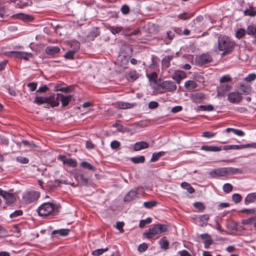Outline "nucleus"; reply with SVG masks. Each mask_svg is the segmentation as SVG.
<instances>
[{
	"label": "nucleus",
	"instance_id": "1",
	"mask_svg": "<svg viewBox=\"0 0 256 256\" xmlns=\"http://www.w3.org/2000/svg\"><path fill=\"white\" fill-rule=\"evenodd\" d=\"M242 170L240 168L226 167L214 168L208 172L210 178L226 177L230 175L242 174Z\"/></svg>",
	"mask_w": 256,
	"mask_h": 256
},
{
	"label": "nucleus",
	"instance_id": "2",
	"mask_svg": "<svg viewBox=\"0 0 256 256\" xmlns=\"http://www.w3.org/2000/svg\"><path fill=\"white\" fill-rule=\"evenodd\" d=\"M234 46V43L228 37L226 36H220L218 38V49L222 52L223 55L231 52Z\"/></svg>",
	"mask_w": 256,
	"mask_h": 256
},
{
	"label": "nucleus",
	"instance_id": "3",
	"mask_svg": "<svg viewBox=\"0 0 256 256\" xmlns=\"http://www.w3.org/2000/svg\"><path fill=\"white\" fill-rule=\"evenodd\" d=\"M167 230L166 225L162 224H157L150 228L147 231L144 233V236L146 238L150 239L153 238L156 235L158 234L166 232Z\"/></svg>",
	"mask_w": 256,
	"mask_h": 256
},
{
	"label": "nucleus",
	"instance_id": "4",
	"mask_svg": "<svg viewBox=\"0 0 256 256\" xmlns=\"http://www.w3.org/2000/svg\"><path fill=\"white\" fill-rule=\"evenodd\" d=\"M56 206L51 202H44L38 208V215L41 216H46L55 212Z\"/></svg>",
	"mask_w": 256,
	"mask_h": 256
},
{
	"label": "nucleus",
	"instance_id": "5",
	"mask_svg": "<svg viewBox=\"0 0 256 256\" xmlns=\"http://www.w3.org/2000/svg\"><path fill=\"white\" fill-rule=\"evenodd\" d=\"M40 194L36 191L27 192L22 196V198L26 203L30 204L36 201L40 197Z\"/></svg>",
	"mask_w": 256,
	"mask_h": 256
},
{
	"label": "nucleus",
	"instance_id": "6",
	"mask_svg": "<svg viewBox=\"0 0 256 256\" xmlns=\"http://www.w3.org/2000/svg\"><path fill=\"white\" fill-rule=\"evenodd\" d=\"M74 177L76 181L82 186H86L88 184V178L85 176L84 172L76 170L74 172Z\"/></svg>",
	"mask_w": 256,
	"mask_h": 256
},
{
	"label": "nucleus",
	"instance_id": "7",
	"mask_svg": "<svg viewBox=\"0 0 256 256\" xmlns=\"http://www.w3.org/2000/svg\"><path fill=\"white\" fill-rule=\"evenodd\" d=\"M242 99V96L240 92H230L228 94V100L232 104H238Z\"/></svg>",
	"mask_w": 256,
	"mask_h": 256
},
{
	"label": "nucleus",
	"instance_id": "8",
	"mask_svg": "<svg viewBox=\"0 0 256 256\" xmlns=\"http://www.w3.org/2000/svg\"><path fill=\"white\" fill-rule=\"evenodd\" d=\"M58 159L60 160L63 164H66L72 168H76L78 165L77 161L74 158H67L64 155H60Z\"/></svg>",
	"mask_w": 256,
	"mask_h": 256
},
{
	"label": "nucleus",
	"instance_id": "9",
	"mask_svg": "<svg viewBox=\"0 0 256 256\" xmlns=\"http://www.w3.org/2000/svg\"><path fill=\"white\" fill-rule=\"evenodd\" d=\"M160 86L163 90L168 92H174L176 89V86L174 82L170 80H166L160 84Z\"/></svg>",
	"mask_w": 256,
	"mask_h": 256
},
{
	"label": "nucleus",
	"instance_id": "10",
	"mask_svg": "<svg viewBox=\"0 0 256 256\" xmlns=\"http://www.w3.org/2000/svg\"><path fill=\"white\" fill-rule=\"evenodd\" d=\"M212 60V57L208 53H204L197 57L196 61L200 65L208 64Z\"/></svg>",
	"mask_w": 256,
	"mask_h": 256
},
{
	"label": "nucleus",
	"instance_id": "11",
	"mask_svg": "<svg viewBox=\"0 0 256 256\" xmlns=\"http://www.w3.org/2000/svg\"><path fill=\"white\" fill-rule=\"evenodd\" d=\"M140 188V187H138L131 190L124 196V201L130 202L136 199L137 198L138 191Z\"/></svg>",
	"mask_w": 256,
	"mask_h": 256
},
{
	"label": "nucleus",
	"instance_id": "12",
	"mask_svg": "<svg viewBox=\"0 0 256 256\" xmlns=\"http://www.w3.org/2000/svg\"><path fill=\"white\" fill-rule=\"evenodd\" d=\"M0 196H2L7 204H12L16 200V197L14 194L4 191L1 188H0Z\"/></svg>",
	"mask_w": 256,
	"mask_h": 256
},
{
	"label": "nucleus",
	"instance_id": "13",
	"mask_svg": "<svg viewBox=\"0 0 256 256\" xmlns=\"http://www.w3.org/2000/svg\"><path fill=\"white\" fill-rule=\"evenodd\" d=\"M186 77V73L182 70H175L172 76L174 80L178 84H180L181 81Z\"/></svg>",
	"mask_w": 256,
	"mask_h": 256
},
{
	"label": "nucleus",
	"instance_id": "14",
	"mask_svg": "<svg viewBox=\"0 0 256 256\" xmlns=\"http://www.w3.org/2000/svg\"><path fill=\"white\" fill-rule=\"evenodd\" d=\"M190 98L194 103H200L205 98V95L202 92L192 94Z\"/></svg>",
	"mask_w": 256,
	"mask_h": 256
},
{
	"label": "nucleus",
	"instance_id": "15",
	"mask_svg": "<svg viewBox=\"0 0 256 256\" xmlns=\"http://www.w3.org/2000/svg\"><path fill=\"white\" fill-rule=\"evenodd\" d=\"M200 150L207 152H218L222 150V147L212 145H203Z\"/></svg>",
	"mask_w": 256,
	"mask_h": 256
},
{
	"label": "nucleus",
	"instance_id": "16",
	"mask_svg": "<svg viewBox=\"0 0 256 256\" xmlns=\"http://www.w3.org/2000/svg\"><path fill=\"white\" fill-rule=\"evenodd\" d=\"M56 95L59 97L60 101H61L62 106H66L71 101L72 97V95L64 96L60 93H58Z\"/></svg>",
	"mask_w": 256,
	"mask_h": 256
},
{
	"label": "nucleus",
	"instance_id": "17",
	"mask_svg": "<svg viewBox=\"0 0 256 256\" xmlns=\"http://www.w3.org/2000/svg\"><path fill=\"white\" fill-rule=\"evenodd\" d=\"M200 238L204 240V246L206 248H208L212 244L213 240L210 235L208 234H200Z\"/></svg>",
	"mask_w": 256,
	"mask_h": 256
},
{
	"label": "nucleus",
	"instance_id": "18",
	"mask_svg": "<svg viewBox=\"0 0 256 256\" xmlns=\"http://www.w3.org/2000/svg\"><path fill=\"white\" fill-rule=\"evenodd\" d=\"M47 98L48 100L47 104H50L52 108L58 106L59 105L60 98L57 95L56 96H55L54 95L50 96Z\"/></svg>",
	"mask_w": 256,
	"mask_h": 256
},
{
	"label": "nucleus",
	"instance_id": "19",
	"mask_svg": "<svg viewBox=\"0 0 256 256\" xmlns=\"http://www.w3.org/2000/svg\"><path fill=\"white\" fill-rule=\"evenodd\" d=\"M45 52L47 54L53 56L60 52V48L58 46H49L46 48Z\"/></svg>",
	"mask_w": 256,
	"mask_h": 256
},
{
	"label": "nucleus",
	"instance_id": "20",
	"mask_svg": "<svg viewBox=\"0 0 256 256\" xmlns=\"http://www.w3.org/2000/svg\"><path fill=\"white\" fill-rule=\"evenodd\" d=\"M244 14L245 16H250L251 17L255 16H256V10L254 6L250 5L244 11Z\"/></svg>",
	"mask_w": 256,
	"mask_h": 256
},
{
	"label": "nucleus",
	"instance_id": "21",
	"mask_svg": "<svg viewBox=\"0 0 256 256\" xmlns=\"http://www.w3.org/2000/svg\"><path fill=\"white\" fill-rule=\"evenodd\" d=\"M148 144L145 142H140L134 144V150L135 151H138L142 149H146L148 148Z\"/></svg>",
	"mask_w": 256,
	"mask_h": 256
},
{
	"label": "nucleus",
	"instance_id": "22",
	"mask_svg": "<svg viewBox=\"0 0 256 256\" xmlns=\"http://www.w3.org/2000/svg\"><path fill=\"white\" fill-rule=\"evenodd\" d=\"M256 201V192L248 194L244 198V204L248 205Z\"/></svg>",
	"mask_w": 256,
	"mask_h": 256
},
{
	"label": "nucleus",
	"instance_id": "23",
	"mask_svg": "<svg viewBox=\"0 0 256 256\" xmlns=\"http://www.w3.org/2000/svg\"><path fill=\"white\" fill-rule=\"evenodd\" d=\"M197 86L198 84L194 80H187L184 83V87L188 91L194 90Z\"/></svg>",
	"mask_w": 256,
	"mask_h": 256
},
{
	"label": "nucleus",
	"instance_id": "24",
	"mask_svg": "<svg viewBox=\"0 0 256 256\" xmlns=\"http://www.w3.org/2000/svg\"><path fill=\"white\" fill-rule=\"evenodd\" d=\"M174 57V55L164 56L162 60V66L165 68H168L170 66V62Z\"/></svg>",
	"mask_w": 256,
	"mask_h": 256
},
{
	"label": "nucleus",
	"instance_id": "25",
	"mask_svg": "<svg viewBox=\"0 0 256 256\" xmlns=\"http://www.w3.org/2000/svg\"><path fill=\"white\" fill-rule=\"evenodd\" d=\"M230 88V86L228 84H222L218 88V93L219 95H222Z\"/></svg>",
	"mask_w": 256,
	"mask_h": 256
},
{
	"label": "nucleus",
	"instance_id": "26",
	"mask_svg": "<svg viewBox=\"0 0 256 256\" xmlns=\"http://www.w3.org/2000/svg\"><path fill=\"white\" fill-rule=\"evenodd\" d=\"M134 106V104L124 102H118L116 106L120 109H127L132 108Z\"/></svg>",
	"mask_w": 256,
	"mask_h": 256
},
{
	"label": "nucleus",
	"instance_id": "27",
	"mask_svg": "<svg viewBox=\"0 0 256 256\" xmlns=\"http://www.w3.org/2000/svg\"><path fill=\"white\" fill-rule=\"evenodd\" d=\"M16 144L19 147H21L22 144L25 147L32 148L36 146V145L33 142H29L28 140H22V142H17Z\"/></svg>",
	"mask_w": 256,
	"mask_h": 256
},
{
	"label": "nucleus",
	"instance_id": "28",
	"mask_svg": "<svg viewBox=\"0 0 256 256\" xmlns=\"http://www.w3.org/2000/svg\"><path fill=\"white\" fill-rule=\"evenodd\" d=\"M196 112L199 111H208L210 112L214 110V106L212 104H208L207 106L200 105L198 106L196 108Z\"/></svg>",
	"mask_w": 256,
	"mask_h": 256
},
{
	"label": "nucleus",
	"instance_id": "29",
	"mask_svg": "<svg viewBox=\"0 0 256 256\" xmlns=\"http://www.w3.org/2000/svg\"><path fill=\"white\" fill-rule=\"evenodd\" d=\"M242 224L244 225H253L254 228H256V216L244 220Z\"/></svg>",
	"mask_w": 256,
	"mask_h": 256
},
{
	"label": "nucleus",
	"instance_id": "30",
	"mask_svg": "<svg viewBox=\"0 0 256 256\" xmlns=\"http://www.w3.org/2000/svg\"><path fill=\"white\" fill-rule=\"evenodd\" d=\"M158 243L161 249L163 250H167L168 248L169 242L165 236L162 237L159 241Z\"/></svg>",
	"mask_w": 256,
	"mask_h": 256
},
{
	"label": "nucleus",
	"instance_id": "31",
	"mask_svg": "<svg viewBox=\"0 0 256 256\" xmlns=\"http://www.w3.org/2000/svg\"><path fill=\"white\" fill-rule=\"evenodd\" d=\"M70 232V230L69 229L62 228L53 230L52 232V234H58L61 236H65L68 234Z\"/></svg>",
	"mask_w": 256,
	"mask_h": 256
},
{
	"label": "nucleus",
	"instance_id": "32",
	"mask_svg": "<svg viewBox=\"0 0 256 256\" xmlns=\"http://www.w3.org/2000/svg\"><path fill=\"white\" fill-rule=\"evenodd\" d=\"M165 152L164 151H160L158 152H154L152 154V156L150 158V162H156L158 160V159L164 156Z\"/></svg>",
	"mask_w": 256,
	"mask_h": 256
},
{
	"label": "nucleus",
	"instance_id": "33",
	"mask_svg": "<svg viewBox=\"0 0 256 256\" xmlns=\"http://www.w3.org/2000/svg\"><path fill=\"white\" fill-rule=\"evenodd\" d=\"M181 187L182 188L186 190L188 192V193L190 194H193L194 192V189L189 183L187 182H182L181 184Z\"/></svg>",
	"mask_w": 256,
	"mask_h": 256
},
{
	"label": "nucleus",
	"instance_id": "34",
	"mask_svg": "<svg viewBox=\"0 0 256 256\" xmlns=\"http://www.w3.org/2000/svg\"><path fill=\"white\" fill-rule=\"evenodd\" d=\"M200 224L202 226H205L207 225V221L210 218V216L208 214H202L200 216Z\"/></svg>",
	"mask_w": 256,
	"mask_h": 256
},
{
	"label": "nucleus",
	"instance_id": "35",
	"mask_svg": "<svg viewBox=\"0 0 256 256\" xmlns=\"http://www.w3.org/2000/svg\"><path fill=\"white\" fill-rule=\"evenodd\" d=\"M48 97L46 96H36L34 100V103L38 105L44 104H47Z\"/></svg>",
	"mask_w": 256,
	"mask_h": 256
},
{
	"label": "nucleus",
	"instance_id": "36",
	"mask_svg": "<svg viewBox=\"0 0 256 256\" xmlns=\"http://www.w3.org/2000/svg\"><path fill=\"white\" fill-rule=\"evenodd\" d=\"M194 15L193 12H183L178 15V18L180 20H186L190 18Z\"/></svg>",
	"mask_w": 256,
	"mask_h": 256
},
{
	"label": "nucleus",
	"instance_id": "37",
	"mask_svg": "<svg viewBox=\"0 0 256 256\" xmlns=\"http://www.w3.org/2000/svg\"><path fill=\"white\" fill-rule=\"evenodd\" d=\"M80 165L82 168L90 170L95 171L96 170L94 166H92L90 163L86 161L82 162Z\"/></svg>",
	"mask_w": 256,
	"mask_h": 256
},
{
	"label": "nucleus",
	"instance_id": "38",
	"mask_svg": "<svg viewBox=\"0 0 256 256\" xmlns=\"http://www.w3.org/2000/svg\"><path fill=\"white\" fill-rule=\"evenodd\" d=\"M126 77L129 81L133 82L138 78V74L135 71L130 72L128 74Z\"/></svg>",
	"mask_w": 256,
	"mask_h": 256
},
{
	"label": "nucleus",
	"instance_id": "39",
	"mask_svg": "<svg viewBox=\"0 0 256 256\" xmlns=\"http://www.w3.org/2000/svg\"><path fill=\"white\" fill-rule=\"evenodd\" d=\"M130 160L134 164L143 163L145 160V158L143 156L132 157L130 158Z\"/></svg>",
	"mask_w": 256,
	"mask_h": 256
},
{
	"label": "nucleus",
	"instance_id": "40",
	"mask_svg": "<svg viewBox=\"0 0 256 256\" xmlns=\"http://www.w3.org/2000/svg\"><path fill=\"white\" fill-rule=\"evenodd\" d=\"M243 148V144L241 145H227L223 146V149L225 150H240Z\"/></svg>",
	"mask_w": 256,
	"mask_h": 256
},
{
	"label": "nucleus",
	"instance_id": "41",
	"mask_svg": "<svg viewBox=\"0 0 256 256\" xmlns=\"http://www.w3.org/2000/svg\"><path fill=\"white\" fill-rule=\"evenodd\" d=\"M246 34L250 36H254L256 34V26L254 25L248 26L246 28Z\"/></svg>",
	"mask_w": 256,
	"mask_h": 256
},
{
	"label": "nucleus",
	"instance_id": "42",
	"mask_svg": "<svg viewBox=\"0 0 256 256\" xmlns=\"http://www.w3.org/2000/svg\"><path fill=\"white\" fill-rule=\"evenodd\" d=\"M108 248L106 247L105 248H98L94 250L92 252V254L94 256H98L102 254L104 252H107L108 250Z\"/></svg>",
	"mask_w": 256,
	"mask_h": 256
},
{
	"label": "nucleus",
	"instance_id": "43",
	"mask_svg": "<svg viewBox=\"0 0 256 256\" xmlns=\"http://www.w3.org/2000/svg\"><path fill=\"white\" fill-rule=\"evenodd\" d=\"M108 30L113 34H116L121 32L123 28L122 26H111L109 27Z\"/></svg>",
	"mask_w": 256,
	"mask_h": 256
},
{
	"label": "nucleus",
	"instance_id": "44",
	"mask_svg": "<svg viewBox=\"0 0 256 256\" xmlns=\"http://www.w3.org/2000/svg\"><path fill=\"white\" fill-rule=\"evenodd\" d=\"M246 33V30L244 28H240L236 32L235 36L238 39H240L245 35Z\"/></svg>",
	"mask_w": 256,
	"mask_h": 256
},
{
	"label": "nucleus",
	"instance_id": "45",
	"mask_svg": "<svg viewBox=\"0 0 256 256\" xmlns=\"http://www.w3.org/2000/svg\"><path fill=\"white\" fill-rule=\"evenodd\" d=\"M16 160L21 164H27L29 162V159L28 158L22 156L16 157Z\"/></svg>",
	"mask_w": 256,
	"mask_h": 256
},
{
	"label": "nucleus",
	"instance_id": "46",
	"mask_svg": "<svg viewBox=\"0 0 256 256\" xmlns=\"http://www.w3.org/2000/svg\"><path fill=\"white\" fill-rule=\"evenodd\" d=\"M233 186L230 183H226L223 186L222 190L226 194H228L232 190Z\"/></svg>",
	"mask_w": 256,
	"mask_h": 256
},
{
	"label": "nucleus",
	"instance_id": "47",
	"mask_svg": "<svg viewBox=\"0 0 256 256\" xmlns=\"http://www.w3.org/2000/svg\"><path fill=\"white\" fill-rule=\"evenodd\" d=\"M194 206L200 211H203L205 209L204 204L202 202H196L194 204Z\"/></svg>",
	"mask_w": 256,
	"mask_h": 256
},
{
	"label": "nucleus",
	"instance_id": "48",
	"mask_svg": "<svg viewBox=\"0 0 256 256\" xmlns=\"http://www.w3.org/2000/svg\"><path fill=\"white\" fill-rule=\"evenodd\" d=\"M32 54L30 52H20V58L24 59V60H28L32 56Z\"/></svg>",
	"mask_w": 256,
	"mask_h": 256
},
{
	"label": "nucleus",
	"instance_id": "49",
	"mask_svg": "<svg viewBox=\"0 0 256 256\" xmlns=\"http://www.w3.org/2000/svg\"><path fill=\"white\" fill-rule=\"evenodd\" d=\"M22 214L23 212L22 210H16L13 212L11 213L10 215V216L11 218H16L17 217L22 216Z\"/></svg>",
	"mask_w": 256,
	"mask_h": 256
},
{
	"label": "nucleus",
	"instance_id": "50",
	"mask_svg": "<svg viewBox=\"0 0 256 256\" xmlns=\"http://www.w3.org/2000/svg\"><path fill=\"white\" fill-rule=\"evenodd\" d=\"M156 205V201L146 202L144 203V206L146 208H151Z\"/></svg>",
	"mask_w": 256,
	"mask_h": 256
},
{
	"label": "nucleus",
	"instance_id": "51",
	"mask_svg": "<svg viewBox=\"0 0 256 256\" xmlns=\"http://www.w3.org/2000/svg\"><path fill=\"white\" fill-rule=\"evenodd\" d=\"M232 201L235 203L240 202L242 199V196L238 194H234L232 196Z\"/></svg>",
	"mask_w": 256,
	"mask_h": 256
},
{
	"label": "nucleus",
	"instance_id": "52",
	"mask_svg": "<svg viewBox=\"0 0 256 256\" xmlns=\"http://www.w3.org/2000/svg\"><path fill=\"white\" fill-rule=\"evenodd\" d=\"M152 222V218H147L145 220H140L139 226L140 228H144L146 224H150Z\"/></svg>",
	"mask_w": 256,
	"mask_h": 256
},
{
	"label": "nucleus",
	"instance_id": "53",
	"mask_svg": "<svg viewBox=\"0 0 256 256\" xmlns=\"http://www.w3.org/2000/svg\"><path fill=\"white\" fill-rule=\"evenodd\" d=\"M9 56L14 58H20V52L19 51H12L8 52V54Z\"/></svg>",
	"mask_w": 256,
	"mask_h": 256
},
{
	"label": "nucleus",
	"instance_id": "54",
	"mask_svg": "<svg viewBox=\"0 0 256 256\" xmlns=\"http://www.w3.org/2000/svg\"><path fill=\"white\" fill-rule=\"evenodd\" d=\"M76 51L74 50H70L65 54L64 57L66 59L72 60L74 58V54Z\"/></svg>",
	"mask_w": 256,
	"mask_h": 256
},
{
	"label": "nucleus",
	"instance_id": "55",
	"mask_svg": "<svg viewBox=\"0 0 256 256\" xmlns=\"http://www.w3.org/2000/svg\"><path fill=\"white\" fill-rule=\"evenodd\" d=\"M148 246L146 243H142L140 244L138 248V250L140 252H143L147 250Z\"/></svg>",
	"mask_w": 256,
	"mask_h": 256
},
{
	"label": "nucleus",
	"instance_id": "56",
	"mask_svg": "<svg viewBox=\"0 0 256 256\" xmlns=\"http://www.w3.org/2000/svg\"><path fill=\"white\" fill-rule=\"evenodd\" d=\"M146 76L150 81H156L158 78V74L154 72L150 74H146Z\"/></svg>",
	"mask_w": 256,
	"mask_h": 256
},
{
	"label": "nucleus",
	"instance_id": "57",
	"mask_svg": "<svg viewBox=\"0 0 256 256\" xmlns=\"http://www.w3.org/2000/svg\"><path fill=\"white\" fill-rule=\"evenodd\" d=\"M216 133L210 132H204L202 134V136L208 138H213L215 136Z\"/></svg>",
	"mask_w": 256,
	"mask_h": 256
},
{
	"label": "nucleus",
	"instance_id": "58",
	"mask_svg": "<svg viewBox=\"0 0 256 256\" xmlns=\"http://www.w3.org/2000/svg\"><path fill=\"white\" fill-rule=\"evenodd\" d=\"M256 78V74H249L245 78L244 80L247 82H250L254 80Z\"/></svg>",
	"mask_w": 256,
	"mask_h": 256
},
{
	"label": "nucleus",
	"instance_id": "59",
	"mask_svg": "<svg viewBox=\"0 0 256 256\" xmlns=\"http://www.w3.org/2000/svg\"><path fill=\"white\" fill-rule=\"evenodd\" d=\"M120 145L119 142L117 140H113L110 143V148L113 150H116L118 148Z\"/></svg>",
	"mask_w": 256,
	"mask_h": 256
},
{
	"label": "nucleus",
	"instance_id": "60",
	"mask_svg": "<svg viewBox=\"0 0 256 256\" xmlns=\"http://www.w3.org/2000/svg\"><path fill=\"white\" fill-rule=\"evenodd\" d=\"M38 84L36 82H30L28 84V87L29 88L30 91L33 92L36 89Z\"/></svg>",
	"mask_w": 256,
	"mask_h": 256
},
{
	"label": "nucleus",
	"instance_id": "61",
	"mask_svg": "<svg viewBox=\"0 0 256 256\" xmlns=\"http://www.w3.org/2000/svg\"><path fill=\"white\" fill-rule=\"evenodd\" d=\"M6 12L4 5L0 2V18H3Z\"/></svg>",
	"mask_w": 256,
	"mask_h": 256
},
{
	"label": "nucleus",
	"instance_id": "62",
	"mask_svg": "<svg viewBox=\"0 0 256 256\" xmlns=\"http://www.w3.org/2000/svg\"><path fill=\"white\" fill-rule=\"evenodd\" d=\"M49 90V88L46 85H44L38 88V89L36 90V92L38 93H44L48 91Z\"/></svg>",
	"mask_w": 256,
	"mask_h": 256
},
{
	"label": "nucleus",
	"instance_id": "63",
	"mask_svg": "<svg viewBox=\"0 0 256 256\" xmlns=\"http://www.w3.org/2000/svg\"><path fill=\"white\" fill-rule=\"evenodd\" d=\"M230 80V78L228 75H225L222 77L220 82L222 84H227L226 82Z\"/></svg>",
	"mask_w": 256,
	"mask_h": 256
},
{
	"label": "nucleus",
	"instance_id": "64",
	"mask_svg": "<svg viewBox=\"0 0 256 256\" xmlns=\"http://www.w3.org/2000/svg\"><path fill=\"white\" fill-rule=\"evenodd\" d=\"M121 12L124 14H128L130 12V8L127 5H124L121 8Z\"/></svg>",
	"mask_w": 256,
	"mask_h": 256
}]
</instances>
